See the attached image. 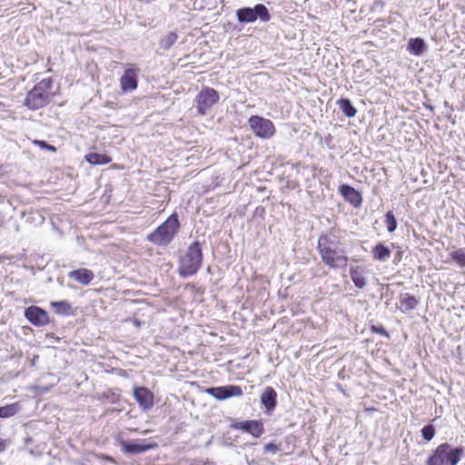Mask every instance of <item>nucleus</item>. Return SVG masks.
I'll return each mask as SVG.
<instances>
[{"label":"nucleus","mask_w":465,"mask_h":465,"mask_svg":"<svg viewBox=\"0 0 465 465\" xmlns=\"http://www.w3.org/2000/svg\"><path fill=\"white\" fill-rule=\"evenodd\" d=\"M317 250L322 262L330 269H341L347 266L348 257L339 236L331 232L321 234Z\"/></svg>","instance_id":"obj_1"},{"label":"nucleus","mask_w":465,"mask_h":465,"mask_svg":"<svg viewBox=\"0 0 465 465\" xmlns=\"http://www.w3.org/2000/svg\"><path fill=\"white\" fill-rule=\"evenodd\" d=\"M203 245L193 241L187 248L184 255L180 257L178 273L182 278H188L197 273L203 264Z\"/></svg>","instance_id":"obj_2"},{"label":"nucleus","mask_w":465,"mask_h":465,"mask_svg":"<svg viewBox=\"0 0 465 465\" xmlns=\"http://www.w3.org/2000/svg\"><path fill=\"white\" fill-rule=\"evenodd\" d=\"M53 80L45 78L35 84L26 94L24 105L29 110L36 111L46 106L53 98Z\"/></svg>","instance_id":"obj_3"},{"label":"nucleus","mask_w":465,"mask_h":465,"mask_svg":"<svg viewBox=\"0 0 465 465\" xmlns=\"http://www.w3.org/2000/svg\"><path fill=\"white\" fill-rule=\"evenodd\" d=\"M464 451L461 445L452 447L448 442L441 443L428 457L426 465H458Z\"/></svg>","instance_id":"obj_4"},{"label":"nucleus","mask_w":465,"mask_h":465,"mask_svg":"<svg viewBox=\"0 0 465 465\" xmlns=\"http://www.w3.org/2000/svg\"><path fill=\"white\" fill-rule=\"evenodd\" d=\"M180 226L178 214L176 212H173L161 225L147 236V239L155 245L167 246L179 232Z\"/></svg>","instance_id":"obj_5"},{"label":"nucleus","mask_w":465,"mask_h":465,"mask_svg":"<svg viewBox=\"0 0 465 465\" xmlns=\"http://www.w3.org/2000/svg\"><path fill=\"white\" fill-rule=\"evenodd\" d=\"M235 15L237 21L242 24H251L257 20L267 23L272 18L269 9L263 4H256L253 7H241L236 10Z\"/></svg>","instance_id":"obj_6"},{"label":"nucleus","mask_w":465,"mask_h":465,"mask_svg":"<svg viewBox=\"0 0 465 465\" xmlns=\"http://www.w3.org/2000/svg\"><path fill=\"white\" fill-rule=\"evenodd\" d=\"M219 94L215 89L208 86L202 88L194 98L197 113L200 115L206 114L207 111L219 101Z\"/></svg>","instance_id":"obj_7"},{"label":"nucleus","mask_w":465,"mask_h":465,"mask_svg":"<svg viewBox=\"0 0 465 465\" xmlns=\"http://www.w3.org/2000/svg\"><path fill=\"white\" fill-rule=\"evenodd\" d=\"M248 124L254 135L261 139H270L275 134V126L270 119L252 115L248 119Z\"/></svg>","instance_id":"obj_8"},{"label":"nucleus","mask_w":465,"mask_h":465,"mask_svg":"<svg viewBox=\"0 0 465 465\" xmlns=\"http://www.w3.org/2000/svg\"><path fill=\"white\" fill-rule=\"evenodd\" d=\"M126 68L120 77V87L124 94L131 93L138 87L140 68L134 64H126Z\"/></svg>","instance_id":"obj_9"},{"label":"nucleus","mask_w":465,"mask_h":465,"mask_svg":"<svg viewBox=\"0 0 465 465\" xmlns=\"http://www.w3.org/2000/svg\"><path fill=\"white\" fill-rule=\"evenodd\" d=\"M119 445L124 453L133 455L144 453L158 447V444L155 441L144 439L129 441L120 440Z\"/></svg>","instance_id":"obj_10"},{"label":"nucleus","mask_w":465,"mask_h":465,"mask_svg":"<svg viewBox=\"0 0 465 465\" xmlns=\"http://www.w3.org/2000/svg\"><path fill=\"white\" fill-rule=\"evenodd\" d=\"M25 318L34 326L43 327L50 323L49 313L43 308L31 305L25 308Z\"/></svg>","instance_id":"obj_11"},{"label":"nucleus","mask_w":465,"mask_h":465,"mask_svg":"<svg viewBox=\"0 0 465 465\" xmlns=\"http://www.w3.org/2000/svg\"><path fill=\"white\" fill-rule=\"evenodd\" d=\"M231 428L251 434L254 438H260L265 431L262 420H247L236 421L231 424Z\"/></svg>","instance_id":"obj_12"},{"label":"nucleus","mask_w":465,"mask_h":465,"mask_svg":"<svg viewBox=\"0 0 465 465\" xmlns=\"http://www.w3.org/2000/svg\"><path fill=\"white\" fill-rule=\"evenodd\" d=\"M206 392L219 401H223L231 397H239L243 394L242 388L234 384L210 387L206 390Z\"/></svg>","instance_id":"obj_13"},{"label":"nucleus","mask_w":465,"mask_h":465,"mask_svg":"<svg viewBox=\"0 0 465 465\" xmlns=\"http://www.w3.org/2000/svg\"><path fill=\"white\" fill-rule=\"evenodd\" d=\"M134 397L143 411L151 410L153 406V394L146 387H134Z\"/></svg>","instance_id":"obj_14"},{"label":"nucleus","mask_w":465,"mask_h":465,"mask_svg":"<svg viewBox=\"0 0 465 465\" xmlns=\"http://www.w3.org/2000/svg\"><path fill=\"white\" fill-rule=\"evenodd\" d=\"M261 404L267 415H272L277 406V392L272 386H267L261 394Z\"/></svg>","instance_id":"obj_15"},{"label":"nucleus","mask_w":465,"mask_h":465,"mask_svg":"<svg viewBox=\"0 0 465 465\" xmlns=\"http://www.w3.org/2000/svg\"><path fill=\"white\" fill-rule=\"evenodd\" d=\"M339 193L346 202L350 203L354 207L361 206L362 203L361 194L352 186L342 183L339 186Z\"/></svg>","instance_id":"obj_16"},{"label":"nucleus","mask_w":465,"mask_h":465,"mask_svg":"<svg viewBox=\"0 0 465 465\" xmlns=\"http://www.w3.org/2000/svg\"><path fill=\"white\" fill-rule=\"evenodd\" d=\"M68 277L84 285H87L93 281L94 275L91 270L81 268L69 272Z\"/></svg>","instance_id":"obj_17"},{"label":"nucleus","mask_w":465,"mask_h":465,"mask_svg":"<svg viewBox=\"0 0 465 465\" xmlns=\"http://www.w3.org/2000/svg\"><path fill=\"white\" fill-rule=\"evenodd\" d=\"M427 50V45L423 38H411L407 45V51L415 56H420Z\"/></svg>","instance_id":"obj_18"},{"label":"nucleus","mask_w":465,"mask_h":465,"mask_svg":"<svg viewBox=\"0 0 465 465\" xmlns=\"http://www.w3.org/2000/svg\"><path fill=\"white\" fill-rule=\"evenodd\" d=\"M50 306L58 315L64 317L74 315V310L73 309L71 303L67 301L51 302Z\"/></svg>","instance_id":"obj_19"},{"label":"nucleus","mask_w":465,"mask_h":465,"mask_svg":"<svg viewBox=\"0 0 465 465\" xmlns=\"http://www.w3.org/2000/svg\"><path fill=\"white\" fill-rule=\"evenodd\" d=\"M350 276L357 288L362 289L366 286L367 280L364 277L363 271L360 266H351L350 269Z\"/></svg>","instance_id":"obj_20"},{"label":"nucleus","mask_w":465,"mask_h":465,"mask_svg":"<svg viewBox=\"0 0 465 465\" xmlns=\"http://www.w3.org/2000/svg\"><path fill=\"white\" fill-rule=\"evenodd\" d=\"M400 303L401 311L405 312L414 310L417 307L419 301L415 296L411 295L410 293H401L400 295Z\"/></svg>","instance_id":"obj_21"},{"label":"nucleus","mask_w":465,"mask_h":465,"mask_svg":"<svg viewBox=\"0 0 465 465\" xmlns=\"http://www.w3.org/2000/svg\"><path fill=\"white\" fill-rule=\"evenodd\" d=\"M372 257L375 261H386L391 256V250L382 242H378L372 248Z\"/></svg>","instance_id":"obj_22"},{"label":"nucleus","mask_w":465,"mask_h":465,"mask_svg":"<svg viewBox=\"0 0 465 465\" xmlns=\"http://www.w3.org/2000/svg\"><path fill=\"white\" fill-rule=\"evenodd\" d=\"M87 163L93 165H102L106 164L111 162V157L107 154L99 153H89L84 156Z\"/></svg>","instance_id":"obj_23"},{"label":"nucleus","mask_w":465,"mask_h":465,"mask_svg":"<svg viewBox=\"0 0 465 465\" xmlns=\"http://www.w3.org/2000/svg\"><path fill=\"white\" fill-rule=\"evenodd\" d=\"M341 111L349 118L354 117L357 114V109L354 107L349 98H341L337 102Z\"/></svg>","instance_id":"obj_24"},{"label":"nucleus","mask_w":465,"mask_h":465,"mask_svg":"<svg viewBox=\"0 0 465 465\" xmlns=\"http://www.w3.org/2000/svg\"><path fill=\"white\" fill-rule=\"evenodd\" d=\"M21 410V405L19 402H14L11 404H6L5 406H0V418L1 419H8L15 415H16Z\"/></svg>","instance_id":"obj_25"},{"label":"nucleus","mask_w":465,"mask_h":465,"mask_svg":"<svg viewBox=\"0 0 465 465\" xmlns=\"http://www.w3.org/2000/svg\"><path fill=\"white\" fill-rule=\"evenodd\" d=\"M178 35L174 32H170L160 40V45L163 50H169L177 41Z\"/></svg>","instance_id":"obj_26"},{"label":"nucleus","mask_w":465,"mask_h":465,"mask_svg":"<svg viewBox=\"0 0 465 465\" xmlns=\"http://www.w3.org/2000/svg\"><path fill=\"white\" fill-rule=\"evenodd\" d=\"M450 256L457 264L465 268V248H459L452 251Z\"/></svg>","instance_id":"obj_27"},{"label":"nucleus","mask_w":465,"mask_h":465,"mask_svg":"<svg viewBox=\"0 0 465 465\" xmlns=\"http://www.w3.org/2000/svg\"><path fill=\"white\" fill-rule=\"evenodd\" d=\"M385 223H386V228H387L388 232L391 233V232H395L398 223H397V220L391 211H389L385 214Z\"/></svg>","instance_id":"obj_28"},{"label":"nucleus","mask_w":465,"mask_h":465,"mask_svg":"<svg viewBox=\"0 0 465 465\" xmlns=\"http://www.w3.org/2000/svg\"><path fill=\"white\" fill-rule=\"evenodd\" d=\"M420 433L426 441H430L435 436L436 429L432 424L429 423L420 430Z\"/></svg>","instance_id":"obj_29"},{"label":"nucleus","mask_w":465,"mask_h":465,"mask_svg":"<svg viewBox=\"0 0 465 465\" xmlns=\"http://www.w3.org/2000/svg\"><path fill=\"white\" fill-rule=\"evenodd\" d=\"M103 399H104L108 403L114 404L119 401L120 394L112 389H108L107 391H104Z\"/></svg>","instance_id":"obj_30"},{"label":"nucleus","mask_w":465,"mask_h":465,"mask_svg":"<svg viewBox=\"0 0 465 465\" xmlns=\"http://www.w3.org/2000/svg\"><path fill=\"white\" fill-rule=\"evenodd\" d=\"M33 143L37 145L38 147H40L43 150H46V151H50V152H55L56 151V148L54 145L49 144L45 140H34Z\"/></svg>","instance_id":"obj_31"},{"label":"nucleus","mask_w":465,"mask_h":465,"mask_svg":"<svg viewBox=\"0 0 465 465\" xmlns=\"http://www.w3.org/2000/svg\"><path fill=\"white\" fill-rule=\"evenodd\" d=\"M371 332L373 333H378L381 336H384L386 338H389L390 337V334L389 332L385 330V328L381 325H374V324H371V327H370Z\"/></svg>","instance_id":"obj_32"},{"label":"nucleus","mask_w":465,"mask_h":465,"mask_svg":"<svg viewBox=\"0 0 465 465\" xmlns=\"http://www.w3.org/2000/svg\"><path fill=\"white\" fill-rule=\"evenodd\" d=\"M263 450L265 452H272L273 454L281 450L279 445L273 442L266 443L263 447Z\"/></svg>","instance_id":"obj_33"},{"label":"nucleus","mask_w":465,"mask_h":465,"mask_svg":"<svg viewBox=\"0 0 465 465\" xmlns=\"http://www.w3.org/2000/svg\"><path fill=\"white\" fill-rule=\"evenodd\" d=\"M7 447V442L5 440L0 439V452L4 451Z\"/></svg>","instance_id":"obj_34"},{"label":"nucleus","mask_w":465,"mask_h":465,"mask_svg":"<svg viewBox=\"0 0 465 465\" xmlns=\"http://www.w3.org/2000/svg\"><path fill=\"white\" fill-rule=\"evenodd\" d=\"M104 459L111 461V462H114V458L110 457V456H104Z\"/></svg>","instance_id":"obj_35"},{"label":"nucleus","mask_w":465,"mask_h":465,"mask_svg":"<svg viewBox=\"0 0 465 465\" xmlns=\"http://www.w3.org/2000/svg\"><path fill=\"white\" fill-rule=\"evenodd\" d=\"M134 323L136 326H140V324H141V323H140V321H139V320H137V319H134Z\"/></svg>","instance_id":"obj_36"},{"label":"nucleus","mask_w":465,"mask_h":465,"mask_svg":"<svg viewBox=\"0 0 465 465\" xmlns=\"http://www.w3.org/2000/svg\"><path fill=\"white\" fill-rule=\"evenodd\" d=\"M338 387L341 391L344 392L341 385H338Z\"/></svg>","instance_id":"obj_37"}]
</instances>
